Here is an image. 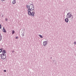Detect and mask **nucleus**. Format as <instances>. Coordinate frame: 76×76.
Listing matches in <instances>:
<instances>
[{"instance_id": "obj_4", "label": "nucleus", "mask_w": 76, "mask_h": 76, "mask_svg": "<svg viewBox=\"0 0 76 76\" xmlns=\"http://www.w3.org/2000/svg\"><path fill=\"white\" fill-rule=\"evenodd\" d=\"M44 46H46L47 45V41H44L43 43Z\"/></svg>"}, {"instance_id": "obj_7", "label": "nucleus", "mask_w": 76, "mask_h": 76, "mask_svg": "<svg viewBox=\"0 0 76 76\" xmlns=\"http://www.w3.org/2000/svg\"><path fill=\"white\" fill-rule=\"evenodd\" d=\"M2 30L3 32H5L6 33V30H5V29H4V28H3V29H2Z\"/></svg>"}, {"instance_id": "obj_15", "label": "nucleus", "mask_w": 76, "mask_h": 76, "mask_svg": "<svg viewBox=\"0 0 76 76\" xmlns=\"http://www.w3.org/2000/svg\"><path fill=\"white\" fill-rule=\"evenodd\" d=\"M4 72H6L7 71L6 70H4Z\"/></svg>"}, {"instance_id": "obj_11", "label": "nucleus", "mask_w": 76, "mask_h": 76, "mask_svg": "<svg viewBox=\"0 0 76 76\" xmlns=\"http://www.w3.org/2000/svg\"><path fill=\"white\" fill-rule=\"evenodd\" d=\"M12 34H13L14 33H15V31L14 30H12Z\"/></svg>"}, {"instance_id": "obj_18", "label": "nucleus", "mask_w": 76, "mask_h": 76, "mask_svg": "<svg viewBox=\"0 0 76 76\" xmlns=\"http://www.w3.org/2000/svg\"><path fill=\"white\" fill-rule=\"evenodd\" d=\"M2 1H3L5 0H1Z\"/></svg>"}, {"instance_id": "obj_2", "label": "nucleus", "mask_w": 76, "mask_h": 76, "mask_svg": "<svg viewBox=\"0 0 76 76\" xmlns=\"http://www.w3.org/2000/svg\"><path fill=\"white\" fill-rule=\"evenodd\" d=\"M67 18H70V19H73V16L72 15H71L70 13H68L67 15Z\"/></svg>"}, {"instance_id": "obj_3", "label": "nucleus", "mask_w": 76, "mask_h": 76, "mask_svg": "<svg viewBox=\"0 0 76 76\" xmlns=\"http://www.w3.org/2000/svg\"><path fill=\"white\" fill-rule=\"evenodd\" d=\"M6 55L4 53H2L1 56V59H4L6 58Z\"/></svg>"}, {"instance_id": "obj_5", "label": "nucleus", "mask_w": 76, "mask_h": 76, "mask_svg": "<svg viewBox=\"0 0 76 76\" xmlns=\"http://www.w3.org/2000/svg\"><path fill=\"white\" fill-rule=\"evenodd\" d=\"M65 22H66L67 23V22H69V19H68V18H66L65 19Z\"/></svg>"}, {"instance_id": "obj_13", "label": "nucleus", "mask_w": 76, "mask_h": 76, "mask_svg": "<svg viewBox=\"0 0 76 76\" xmlns=\"http://www.w3.org/2000/svg\"><path fill=\"white\" fill-rule=\"evenodd\" d=\"M1 51H2V50L0 49V53H1Z\"/></svg>"}, {"instance_id": "obj_6", "label": "nucleus", "mask_w": 76, "mask_h": 76, "mask_svg": "<svg viewBox=\"0 0 76 76\" xmlns=\"http://www.w3.org/2000/svg\"><path fill=\"white\" fill-rule=\"evenodd\" d=\"M12 3L13 4H16V0H14L12 2Z\"/></svg>"}, {"instance_id": "obj_9", "label": "nucleus", "mask_w": 76, "mask_h": 76, "mask_svg": "<svg viewBox=\"0 0 76 76\" xmlns=\"http://www.w3.org/2000/svg\"><path fill=\"white\" fill-rule=\"evenodd\" d=\"M39 37H40V38H43V37H42V35H41L40 34H39Z\"/></svg>"}, {"instance_id": "obj_16", "label": "nucleus", "mask_w": 76, "mask_h": 76, "mask_svg": "<svg viewBox=\"0 0 76 76\" xmlns=\"http://www.w3.org/2000/svg\"><path fill=\"white\" fill-rule=\"evenodd\" d=\"M16 39H18V37H16Z\"/></svg>"}, {"instance_id": "obj_17", "label": "nucleus", "mask_w": 76, "mask_h": 76, "mask_svg": "<svg viewBox=\"0 0 76 76\" xmlns=\"http://www.w3.org/2000/svg\"><path fill=\"white\" fill-rule=\"evenodd\" d=\"M76 42H74V44H75V45H76Z\"/></svg>"}, {"instance_id": "obj_10", "label": "nucleus", "mask_w": 76, "mask_h": 76, "mask_svg": "<svg viewBox=\"0 0 76 76\" xmlns=\"http://www.w3.org/2000/svg\"><path fill=\"white\" fill-rule=\"evenodd\" d=\"M2 39V37H1V35L0 36V41H1Z\"/></svg>"}, {"instance_id": "obj_19", "label": "nucleus", "mask_w": 76, "mask_h": 76, "mask_svg": "<svg viewBox=\"0 0 76 76\" xmlns=\"http://www.w3.org/2000/svg\"><path fill=\"white\" fill-rule=\"evenodd\" d=\"M23 36H24V34L23 35Z\"/></svg>"}, {"instance_id": "obj_1", "label": "nucleus", "mask_w": 76, "mask_h": 76, "mask_svg": "<svg viewBox=\"0 0 76 76\" xmlns=\"http://www.w3.org/2000/svg\"><path fill=\"white\" fill-rule=\"evenodd\" d=\"M26 7L28 9V13L29 15H31L32 16L34 17L35 16V12L34 11H31L34 10V6L32 4H31L30 6L29 5H26Z\"/></svg>"}, {"instance_id": "obj_12", "label": "nucleus", "mask_w": 76, "mask_h": 76, "mask_svg": "<svg viewBox=\"0 0 76 76\" xmlns=\"http://www.w3.org/2000/svg\"><path fill=\"white\" fill-rule=\"evenodd\" d=\"M0 29H1V24H0Z\"/></svg>"}, {"instance_id": "obj_14", "label": "nucleus", "mask_w": 76, "mask_h": 76, "mask_svg": "<svg viewBox=\"0 0 76 76\" xmlns=\"http://www.w3.org/2000/svg\"><path fill=\"white\" fill-rule=\"evenodd\" d=\"M5 20L6 21H7V18H5Z\"/></svg>"}, {"instance_id": "obj_20", "label": "nucleus", "mask_w": 76, "mask_h": 76, "mask_svg": "<svg viewBox=\"0 0 76 76\" xmlns=\"http://www.w3.org/2000/svg\"><path fill=\"white\" fill-rule=\"evenodd\" d=\"M40 0L41 1V0Z\"/></svg>"}, {"instance_id": "obj_8", "label": "nucleus", "mask_w": 76, "mask_h": 76, "mask_svg": "<svg viewBox=\"0 0 76 76\" xmlns=\"http://www.w3.org/2000/svg\"><path fill=\"white\" fill-rule=\"evenodd\" d=\"M2 54H5L6 53V52L5 50H3L2 51Z\"/></svg>"}]
</instances>
